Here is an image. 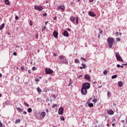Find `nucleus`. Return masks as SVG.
Returning <instances> with one entry per match:
<instances>
[{
  "label": "nucleus",
  "mask_w": 127,
  "mask_h": 127,
  "mask_svg": "<svg viewBox=\"0 0 127 127\" xmlns=\"http://www.w3.org/2000/svg\"><path fill=\"white\" fill-rule=\"evenodd\" d=\"M59 64H65L68 65V60L66 57L63 55H61L59 57Z\"/></svg>",
  "instance_id": "1"
},
{
  "label": "nucleus",
  "mask_w": 127,
  "mask_h": 127,
  "mask_svg": "<svg viewBox=\"0 0 127 127\" xmlns=\"http://www.w3.org/2000/svg\"><path fill=\"white\" fill-rule=\"evenodd\" d=\"M114 42H115V39H114V38L109 37L107 39V43L110 48H113Z\"/></svg>",
  "instance_id": "2"
},
{
  "label": "nucleus",
  "mask_w": 127,
  "mask_h": 127,
  "mask_svg": "<svg viewBox=\"0 0 127 127\" xmlns=\"http://www.w3.org/2000/svg\"><path fill=\"white\" fill-rule=\"evenodd\" d=\"M116 59L118 61H120V62H123L124 61V60L121 57V55H120V53L118 52L115 53Z\"/></svg>",
  "instance_id": "3"
},
{
  "label": "nucleus",
  "mask_w": 127,
  "mask_h": 127,
  "mask_svg": "<svg viewBox=\"0 0 127 127\" xmlns=\"http://www.w3.org/2000/svg\"><path fill=\"white\" fill-rule=\"evenodd\" d=\"M90 87H91V85L88 82L84 83L82 85V88L86 89V90L90 89Z\"/></svg>",
  "instance_id": "4"
},
{
  "label": "nucleus",
  "mask_w": 127,
  "mask_h": 127,
  "mask_svg": "<svg viewBox=\"0 0 127 127\" xmlns=\"http://www.w3.org/2000/svg\"><path fill=\"white\" fill-rule=\"evenodd\" d=\"M46 74H52L53 70L49 68H45Z\"/></svg>",
  "instance_id": "5"
},
{
  "label": "nucleus",
  "mask_w": 127,
  "mask_h": 127,
  "mask_svg": "<svg viewBox=\"0 0 127 127\" xmlns=\"http://www.w3.org/2000/svg\"><path fill=\"white\" fill-rule=\"evenodd\" d=\"M81 93L82 95H85L88 93V91L85 88L81 87Z\"/></svg>",
  "instance_id": "6"
},
{
  "label": "nucleus",
  "mask_w": 127,
  "mask_h": 127,
  "mask_svg": "<svg viewBox=\"0 0 127 127\" xmlns=\"http://www.w3.org/2000/svg\"><path fill=\"white\" fill-rule=\"evenodd\" d=\"M34 7H35V9H36L37 10H39V11H41V10H43V7L41 6L35 5Z\"/></svg>",
  "instance_id": "7"
},
{
  "label": "nucleus",
  "mask_w": 127,
  "mask_h": 127,
  "mask_svg": "<svg viewBox=\"0 0 127 127\" xmlns=\"http://www.w3.org/2000/svg\"><path fill=\"white\" fill-rule=\"evenodd\" d=\"M53 35L55 38H57L58 37V32L56 31H54L53 33Z\"/></svg>",
  "instance_id": "8"
},
{
  "label": "nucleus",
  "mask_w": 127,
  "mask_h": 127,
  "mask_svg": "<svg viewBox=\"0 0 127 127\" xmlns=\"http://www.w3.org/2000/svg\"><path fill=\"white\" fill-rule=\"evenodd\" d=\"M63 112H64L63 108H60L59 109V115H63Z\"/></svg>",
  "instance_id": "9"
},
{
  "label": "nucleus",
  "mask_w": 127,
  "mask_h": 127,
  "mask_svg": "<svg viewBox=\"0 0 127 127\" xmlns=\"http://www.w3.org/2000/svg\"><path fill=\"white\" fill-rule=\"evenodd\" d=\"M58 9H61L62 10H63V11H64V10H65V6H64V5H62V6H59L58 7Z\"/></svg>",
  "instance_id": "10"
},
{
  "label": "nucleus",
  "mask_w": 127,
  "mask_h": 127,
  "mask_svg": "<svg viewBox=\"0 0 127 127\" xmlns=\"http://www.w3.org/2000/svg\"><path fill=\"white\" fill-rule=\"evenodd\" d=\"M45 116H46V113L44 112L41 113L40 117L41 119H44V117H45Z\"/></svg>",
  "instance_id": "11"
},
{
  "label": "nucleus",
  "mask_w": 127,
  "mask_h": 127,
  "mask_svg": "<svg viewBox=\"0 0 127 127\" xmlns=\"http://www.w3.org/2000/svg\"><path fill=\"white\" fill-rule=\"evenodd\" d=\"M88 14L90 16H92L93 17H95V16H96V14L94 13V12L92 11L89 12Z\"/></svg>",
  "instance_id": "12"
},
{
  "label": "nucleus",
  "mask_w": 127,
  "mask_h": 127,
  "mask_svg": "<svg viewBox=\"0 0 127 127\" xmlns=\"http://www.w3.org/2000/svg\"><path fill=\"white\" fill-rule=\"evenodd\" d=\"M63 35L65 36V37H68L69 36V33L67 31H64Z\"/></svg>",
  "instance_id": "13"
},
{
  "label": "nucleus",
  "mask_w": 127,
  "mask_h": 127,
  "mask_svg": "<svg viewBox=\"0 0 127 127\" xmlns=\"http://www.w3.org/2000/svg\"><path fill=\"white\" fill-rule=\"evenodd\" d=\"M84 79H85L86 80H87V81H90V76H89V75L88 74H86L84 76Z\"/></svg>",
  "instance_id": "14"
},
{
  "label": "nucleus",
  "mask_w": 127,
  "mask_h": 127,
  "mask_svg": "<svg viewBox=\"0 0 127 127\" xmlns=\"http://www.w3.org/2000/svg\"><path fill=\"white\" fill-rule=\"evenodd\" d=\"M17 105L15 106V108H16V109H17V110L19 112V113H21V112L23 111L22 109H21L19 107H17Z\"/></svg>",
  "instance_id": "15"
},
{
  "label": "nucleus",
  "mask_w": 127,
  "mask_h": 127,
  "mask_svg": "<svg viewBox=\"0 0 127 127\" xmlns=\"http://www.w3.org/2000/svg\"><path fill=\"white\" fill-rule=\"evenodd\" d=\"M74 63H75L76 64H80V61H79V60H78V59H76L74 60Z\"/></svg>",
  "instance_id": "16"
},
{
  "label": "nucleus",
  "mask_w": 127,
  "mask_h": 127,
  "mask_svg": "<svg viewBox=\"0 0 127 127\" xmlns=\"http://www.w3.org/2000/svg\"><path fill=\"white\" fill-rule=\"evenodd\" d=\"M108 115H114V111L113 110H109L108 112Z\"/></svg>",
  "instance_id": "17"
},
{
  "label": "nucleus",
  "mask_w": 127,
  "mask_h": 127,
  "mask_svg": "<svg viewBox=\"0 0 127 127\" xmlns=\"http://www.w3.org/2000/svg\"><path fill=\"white\" fill-rule=\"evenodd\" d=\"M70 21H72V22H73V21H75V17L71 16L70 18Z\"/></svg>",
  "instance_id": "18"
},
{
  "label": "nucleus",
  "mask_w": 127,
  "mask_h": 127,
  "mask_svg": "<svg viewBox=\"0 0 127 127\" xmlns=\"http://www.w3.org/2000/svg\"><path fill=\"white\" fill-rule=\"evenodd\" d=\"M4 3L6 4V5H9V1L8 0H5Z\"/></svg>",
  "instance_id": "19"
},
{
  "label": "nucleus",
  "mask_w": 127,
  "mask_h": 127,
  "mask_svg": "<svg viewBox=\"0 0 127 127\" xmlns=\"http://www.w3.org/2000/svg\"><path fill=\"white\" fill-rule=\"evenodd\" d=\"M4 28V23H2L1 25V26L0 27V30H1L2 29H3Z\"/></svg>",
  "instance_id": "20"
},
{
  "label": "nucleus",
  "mask_w": 127,
  "mask_h": 127,
  "mask_svg": "<svg viewBox=\"0 0 127 127\" xmlns=\"http://www.w3.org/2000/svg\"><path fill=\"white\" fill-rule=\"evenodd\" d=\"M81 65L83 69H86V68H87V65L85 64H81Z\"/></svg>",
  "instance_id": "21"
},
{
  "label": "nucleus",
  "mask_w": 127,
  "mask_h": 127,
  "mask_svg": "<svg viewBox=\"0 0 127 127\" xmlns=\"http://www.w3.org/2000/svg\"><path fill=\"white\" fill-rule=\"evenodd\" d=\"M111 78L112 79H116V78H118V75L115 74V75H112Z\"/></svg>",
  "instance_id": "22"
},
{
  "label": "nucleus",
  "mask_w": 127,
  "mask_h": 127,
  "mask_svg": "<svg viewBox=\"0 0 127 127\" xmlns=\"http://www.w3.org/2000/svg\"><path fill=\"white\" fill-rule=\"evenodd\" d=\"M118 86L119 87H122L123 86V82L120 81L118 82Z\"/></svg>",
  "instance_id": "23"
},
{
  "label": "nucleus",
  "mask_w": 127,
  "mask_h": 127,
  "mask_svg": "<svg viewBox=\"0 0 127 127\" xmlns=\"http://www.w3.org/2000/svg\"><path fill=\"white\" fill-rule=\"evenodd\" d=\"M37 91L38 93H41L42 92L41 89L40 88V87H37Z\"/></svg>",
  "instance_id": "24"
},
{
  "label": "nucleus",
  "mask_w": 127,
  "mask_h": 127,
  "mask_svg": "<svg viewBox=\"0 0 127 127\" xmlns=\"http://www.w3.org/2000/svg\"><path fill=\"white\" fill-rule=\"evenodd\" d=\"M73 84V82L72 81V79L71 78L69 79V84H68V86H71V85Z\"/></svg>",
  "instance_id": "25"
},
{
  "label": "nucleus",
  "mask_w": 127,
  "mask_h": 127,
  "mask_svg": "<svg viewBox=\"0 0 127 127\" xmlns=\"http://www.w3.org/2000/svg\"><path fill=\"white\" fill-rule=\"evenodd\" d=\"M88 107L93 108V107H94V104L93 103H88Z\"/></svg>",
  "instance_id": "26"
},
{
  "label": "nucleus",
  "mask_w": 127,
  "mask_h": 127,
  "mask_svg": "<svg viewBox=\"0 0 127 127\" xmlns=\"http://www.w3.org/2000/svg\"><path fill=\"white\" fill-rule=\"evenodd\" d=\"M20 123V119H17L15 120V124H19Z\"/></svg>",
  "instance_id": "27"
},
{
  "label": "nucleus",
  "mask_w": 127,
  "mask_h": 127,
  "mask_svg": "<svg viewBox=\"0 0 127 127\" xmlns=\"http://www.w3.org/2000/svg\"><path fill=\"white\" fill-rule=\"evenodd\" d=\"M84 61V62H87V59L83 58H80V61Z\"/></svg>",
  "instance_id": "28"
},
{
  "label": "nucleus",
  "mask_w": 127,
  "mask_h": 127,
  "mask_svg": "<svg viewBox=\"0 0 127 127\" xmlns=\"http://www.w3.org/2000/svg\"><path fill=\"white\" fill-rule=\"evenodd\" d=\"M27 112H28V113H31L32 112V109L29 108L27 109Z\"/></svg>",
  "instance_id": "29"
},
{
  "label": "nucleus",
  "mask_w": 127,
  "mask_h": 127,
  "mask_svg": "<svg viewBox=\"0 0 127 127\" xmlns=\"http://www.w3.org/2000/svg\"><path fill=\"white\" fill-rule=\"evenodd\" d=\"M75 21H76V24H79V19L78 18V17H76V20H75Z\"/></svg>",
  "instance_id": "30"
},
{
  "label": "nucleus",
  "mask_w": 127,
  "mask_h": 127,
  "mask_svg": "<svg viewBox=\"0 0 127 127\" xmlns=\"http://www.w3.org/2000/svg\"><path fill=\"white\" fill-rule=\"evenodd\" d=\"M24 105H25L26 107H27L28 108L29 107V104H28V103H27L26 102H24Z\"/></svg>",
  "instance_id": "31"
},
{
  "label": "nucleus",
  "mask_w": 127,
  "mask_h": 127,
  "mask_svg": "<svg viewBox=\"0 0 127 127\" xmlns=\"http://www.w3.org/2000/svg\"><path fill=\"white\" fill-rule=\"evenodd\" d=\"M92 102H93V103H96L97 102H98V99L94 98V99L92 100Z\"/></svg>",
  "instance_id": "32"
},
{
  "label": "nucleus",
  "mask_w": 127,
  "mask_h": 127,
  "mask_svg": "<svg viewBox=\"0 0 127 127\" xmlns=\"http://www.w3.org/2000/svg\"><path fill=\"white\" fill-rule=\"evenodd\" d=\"M104 75H107L108 74V71L107 70H105L103 71Z\"/></svg>",
  "instance_id": "33"
},
{
  "label": "nucleus",
  "mask_w": 127,
  "mask_h": 127,
  "mask_svg": "<svg viewBox=\"0 0 127 127\" xmlns=\"http://www.w3.org/2000/svg\"><path fill=\"white\" fill-rule=\"evenodd\" d=\"M60 120L61 121H65V118H64V117H63V116H61L60 118Z\"/></svg>",
  "instance_id": "34"
},
{
  "label": "nucleus",
  "mask_w": 127,
  "mask_h": 127,
  "mask_svg": "<svg viewBox=\"0 0 127 127\" xmlns=\"http://www.w3.org/2000/svg\"><path fill=\"white\" fill-rule=\"evenodd\" d=\"M32 70H33V71H35V70H36V67L35 66H33L32 68Z\"/></svg>",
  "instance_id": "35"
},
{
  "label": "nucleus",
  "mask_w": 127,
  "mask_h": 127,
  "mask_svg": "<svg viewBox=\"0 0 127 127\" xmlns=\"http://www.w3.org/2000/svg\"><path fill=\"white\" fill-rule=\"evenodd\" d=\"M57 107V105H56V104H54L53 105V106H52V108H53V109H55V107Z\"/></svg>",
  "instance_id": "36"
},
{
  "label": "nucleus",
  "mask_w": 127,
  "mask_h": 127,
  "mask_svg": "<svg viewBox=\"0 0 127 127\" xmlns=\"http://www.w3.org/2000/svg\"><path fill=\"white\" fill-rule=\"evenodd\" d=\"M46 29V26L43 27L42 31H44V30H45Z\"/></svg>",
  "instance_id": "37"
},
{
  "label": "nucleus",
  "mask_w": 127,
  "mask_h": 127,
  "mask_svg": "<svg viewBox=\"0 0 127 127\" xmlns=\"http://www.w3.org/2000/svg\"><path fill=\"white\" fill-rule=\"evenodd\" d=\"M13 55H14V56H16V55H17V54H16V52H14L13 53Z\"/></svg>",
  "instance_id": "38"
},
{
  "label": "nucleus",
  "mask_w": 127,
  "mask_h": 127,
  "mask_svg": "<svg viewBox=\"0 0 127 127\" xmlns=\"http://www.w3.org/2000/svg\"><path fill=\"white\" fill-rule=\"evenodd\" d=\"M121 40V38H117V39H116V41H117V42H119V41H120Z\"/></svg>",
  "instance_id": "39"
},
{
  "label": "nucleus",
  "mask_w": 127,
  "mask_h": 127,
  "mask_svg": "<svg viewBox=\"0 0 127 127\" xmlns=\"http://www.w3.org/2000/svg\"><path fill=\"white\" fill-rule=\"evenodd\" d=\"M0 127H3V125H2V123L0 121Z\"/></svg>",
  "instance_id": "40"
},
{
  "label": "nucleus",
  "mask_w": 127,
  "mask_h": 127,
  "mask_svg": "<svg viewBox=\"0 0 127 127\" xmlns=\"http://www.w3.org/2000/svg\"><path fill=\"white\" fill-rule=\"evenodd\" d=\"M15 19H16V20H18V16H15Z\"/></svg>",
  "instance_id": "41"
},
{
  "label": "nucleus",
  "mask_w": 127,
  "mask_h": 127,
  "mask_svg": "<svg viewBox=\"0 0 127 127\" xmlns=\"http://www.w3.org/2000/svg\"><path fill=\"white\" fill-rule=\"evenodd\" d=\"M21 69L22 71H24V67L21 66Z\"/></svg>",
  "instance_id": "42"
},
{
  "label": "nucleus",
  "mask_w": 127,
  "mask_h": 127,
  "mask_svg": "<svg viewBox=\"0 0 127 127\" xmlns=\"http://www.w3.org/2000/svg\"><path fill=\"white\" fill-rule=\"evenodd\" d=\"M30 26H32V21L31 20L30 21Z\"/></svg>",
  "instance_id": "43"
},
{
  "label": "nucleus",
  "mask_w": 127,
  "mask_h": 127,
  "mask_svg": "<svg viewBox=\"0 0 127 127\" xmlns=\"http://www.w3.org/2000/svg\"><path fill=\"white\" fill-rule=\"evenodd\" d=\"M35 82H38L39 81V79L35 78Z\"/></svg>",
  "instance_id": "44"
},
{
  "label": "nucleus",
  "mask_w": 127,
  "mask_h": 127,
  "mask_svg": "<svg viewBox=\"0 0 127 127\" xmlns=\"http://www.w3.org/2000/svg\"><path fill=\"white\" fill-rule=\"evenodd\" d=\"M28 73H29V74H31V70H30V69L28 70Z\"/></svg>",
  "instance_id": "45"
},
{
  "label": "nucleus",
  "mask_w": 127,
  "mask_h": 127,
  "mask_svg": "<svg viewBox=\"0 0 127 127\" xmlns=\"http://www.w3.org/2000/svg\"><path fill=\"white\" fill-rule=\"evenodd\" d=\"M99 33H100L101 34H102L103 33V31L101 30V29H99Z\"/></svg>",
  "instance_id": "46"
},
{
  "label": "nucleus",
  "mask_w": 127,
  "mask_h": 127,
  "mask_svg": "<svg viewBox=\"0 0 127 127\" xmlns=\"http://www.w3.org/2000/svg\"><path fill=\"white\" fill-rule=\"evenodd\" d=\"M43 16H47V14L46 13L43 14Z\"/></svg>",
  "instance_id": "47"
},
{
  "label": "nucleus",
  "mask_w": 127,
  "mask_h": 127,
  "mask_svg": "<svg viewBox=\"0 0 127 127\" xmlns=\"http://www.w3.org/2000/svg\"><path fill=\"white\" fill-rule=\"evenodd\" d=\"M23 115H26V114H27V112H26V111H24L23 112Z\"/></svg>",
  "instance_id": "48"
},
{
  "label": "nucleus",
  "mask_w": 127,
  "mask_h": 127,
  "mask_svg": "<svg viewBox=\"0 0 127 127\" xmlns=\"http://www.w3.org/2000/svg\"><path fill=\"white\" fill-rule=\"evenodd\" d=\"M125 121H126V124H127V116L126 117Z\"/></svg>",
  "instance_id": "49"
},
{
  "label": "nucleus",
  "mask_w": 127,
  "mask_h": 127,
  "mask_svg": "<svg viewBox=\"0 0 127 127\" xmlns=\"http://www.w3.org/2000/svg\"><path fill=\"white\" fill-rule=\"evenodd\" d=\"M117 67H118V68H120V67H121V65H120V64H118L117 65Z\"/></svg>",
  "instance_id": "50"
},
{
  "label": "nucleus",
  "mask_w": 127,
  "mask_h": 127,
  "mask_svg": "<svg viewBox=\"0 0 127 127\" xmlns=\"http://www.w3.org/2000/svg\"><path fill=\"white\" fill-rule=\"evenodd\" d=\"M8 103H9V101H7L5 102V104L6 105H7L8 104Z\"/></svg>",
  "instance_id": "51"
},
{
  "label": "nucleus",
  "mask_w": 127,
  "mask_h": 127,
  "mask_svg": "<svg viewBox=\"0 0 127 127\" xmlns=\"http://www.w3.org/2000/svg\"><path fill=\"white\" fill-rule=\"evenodd\" d=\"M107 95H108V97H110V92H107Z\"/></svg>",
  "instance_id": "52"
},
{
  "label": "nucleus",
  "mask_w": 127,
  "mask_h": 127,
  "mask_svg": "<svg viewBox=\"0 0 127 127\" xmlns=\"http://www.w3.org/2000/svg\"><path fill=\"white\" fill-rule=\"evenodd\" d=\"M54 20H56V19H57V17H55L53 18Z\"/></svg>",
  "instance_id": "53"
},
{
  "label": "nucleus",
  "mask_w": 127,
  "mask_h": 127,
  "mask_svg": "<svg viewBox=\"0 0 127 127\" xmlns=\"http://www.w3.org/2000/svg\"><path fill=\"white\" fill-rule=\"evenodd\" d=\"M37 101H40V98H37Z\"/></svg>",
  "instance_id": "54"
},
{
  "label": "nucleus",
  "mask_w": 127,
  "mask_h": 127,
  "mask_svg": "<svg viewBox=\"0 0 127 127\" xmlns=\"http://www.w3.org/2000/svg\"><path fill=\"white\" fill-rule=\"evenodd\" d=\"M67 31H71V29L70 28L67 29Z\"/></svg>",
  "instance_id": "55"
},
{
  "label": "nucleus",
  "mask_w": 127,
  "mask_h": 127,
  "mask_svg": "<svg viewBox=\"0 0 127 127\" xmlns=\"http://www.w3.org/2000/svg\"><path fill=\"white\" fill-rule=\"evenodd\" d=\"M98 38H100V37H101V36H100V34H98Z\"/></svg>",
  "instance_id": "56"
},
{
  "label": "nucleus",
  "mask_w": 127,
  "mask_h": 127,
  "mask_svg": "<svg viewBox=\"0 0 127 127\" xmlns=\"http://www.w3.org/2000/svg\"><path fill=\"white\" fill-rule=\"evenodd\" d=\"M113 106L114 107H116V106H117V104H116V103H113Z\"/></svg>",
  "instance_id": "57"
},
{
  "label": "nucleus",
  "mask_w": 127,
  "mask_h": 127,
  "mask_svg": "<svg viewBox=\"0 0 127 127\" xmlns=\"http://www.w3.org/2000/svg\"><path fill=\"white\" fill-rule=\"evenodd\" d=\"M46 113H48V109H46Z\"/></svg>",
  "instance_id": "58"
},
{
  "label": "nucleus",
  "mask_w": 127,
  "mask_h": 127,
  "mask_svg": "<svg viewBox=\"0 0 127 127\" xmlns=\"http://www.w3.org/2000/svg\"><path fill=\"white\" fill-rule=\"evenodd\" d=\"M73 3H74V2H73V1L70 2V4L71 5L73 4Z\"/></svg>",
  "instance_id": "59"
},
{
  "label": "nucleus",
  "mask_w": 127,
  "mask_h": 127,
  "mask_svg": "<svg viewBox=\"0 0 127 127\" xmlns=\"http://www.w3.org/2000/svg\"><path fill=\"white\" fill-rule=\"evenodd\" d=\"M82 76H83V75H79V76L78 77V78H81V77H82Z\"/></svg>",
  "instance_id": "60"
},
{
  "label": "nucleus",
  "mask_w": 127,
  "mask_h": 127,
  "mask_svg": "<svg viewBox=\"0 0 127 127\" xmlns=\"http://www.w3.org/2000/svg\"><path fill=\"white\" fill-rule=\"evenodd\" d=\"M36 38H38V34H37L36 36Z\"/></svg>",
  "instance_id": "61"
},
{
  "label": "nucleus",
  "mask_w": 127,
  "mask_h": 127,
  "mask_svg": "<svg viewBox=\"0 0 127 127\" xmlns=\"http://www.w3.org/2000/svg\"><path fill=\"white\" fill-rule=\"evenodd\" d=\"M79 68H80L81 70H82V69H83V67H82V66H80V67H79Z\"/></svg>",
  "instance_id": "62"
},
{
  "label": "nucleus",
  "mask_w": 127,
  "mask_h": 127,
  "mask_svg": "<svg viewBox=\"0 0 127 127\" xmlns=\"http://www.w3.org/2000/svg\"><path fill=\"white\" fill-rule=\"evenodd\" d=\"M114 34H119V32H116V33H115Z\"/></svg>",
  "instance_id": "63"
},
{
  "label": "nucleus",
  "mask_w": 127,
  "mask_h": 127,
  "mask_svg": "<svg viewBox=\"0 0 127 127\" xmlns=\"http://www.w3.org/2000/svg\"><path fill=\"white\" fill-rule=\"evenodd\" d=\"M95 127H100V125H98V126H96Z\"/></svg>",
  "instance_id": "64"
}]
</instances>
